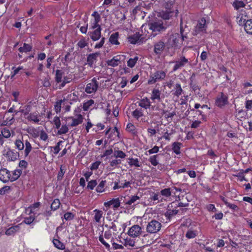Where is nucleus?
<instances>
[{
	"label": "nucleus",
	"mask_w": 252,
	"mask_h": 252,
	"mask_svg": "<svg viewBox=\"0 0 252 252\" xmlns=\"http://www.w3.org/2000/svg\"><path fill=\"white\" fill-rule=\"evenodd\" d=\"M67 120L71 121V123L68 125L71 127L76 126L81 124L83 120V117L81 114V109L78 108L75 109L74 111V116L68 117Z\"/></svg>",
	"instance_id": "1"
},
{
	"label": "nucleus",
	"mask_w": 252,
	"mask_h": 252,
	"mask_svg": "<svg viewBox=\"0 0 252 252\" xmlns=\"http://www.w3.org/2000/svg\"><path fill=\"white\" fill-rule=\"evenodd\" d=\"M166 75V72L163 70H158L152 74L148 80L149 84H153L157 82L163 80Z\"/></svg>",
	"instance_id": "2"
},
{
	"label": "nucleus",
	"mask_w": 252,
	"mask_h": 252,
	"mask_svg": "<svg viewBox=\"0 0 252 252\" xmlns=\"http://www.w3.org/2000/svg\"><path fill=\"white\" fill-rule=\"evenodd\" d=\"M161 224L156 220H151L146 226V231L150 234L158 232L161 229Z\"/></svg>",
	"instance_id": "3"
},
{
	"label": "nucleus",
	"mask_w": 252,
	"mask_h": 252,
	"mask_svg": "<svg viewBox=\"0 0 252 252\" xmlns=\"http://www.w3.org/2000/svg\"><path fill=\"white\" fill-rule=\"evenodd\" d=\"M206 20L202 18L198 21L196 26L194 27L192 32L193 34L196 35L206 32Z\"/></svg>",
	"instance_id": "4"
},
{
	"label": "nucleus",
	"mask_w": 252,
	"mask_h": 252,
	"mask_svg": "<svg viewBox=\"0 0 252 252\" xmlns=\"http://www.w3.org/2000/svg\"><path fill=\"white\" fill-rule=\"evenodd\" d=\"M173 63H175L173 67V71H176V70L181 69L186 64L189 63V60L184 56H180L179 58L174 61Z\"/></svg>",
	"instance_id": "5"
},
{
	"label": "nucleus",
	"mask_w": 252,
	"mask_h": 252,
	"mask_svg": "<svg viewBox=\"0 0 252 252\" xmlns=\"http://www.w3.org/2000/svg\"><path fill=\"white\" fill-rule=\"evenodd\" d=\"M228 103V96L223 93H220L217 96L215 104L220 108H222Z\"/></svg>",
	"instance_id": "6"
},
{
	"label": "nucleus",
	"mask_w": 252,
	"mask_h": 252,
	"mask_svg": "<svg viewBox=\"0 0 252 252\" xmlns=\"http://www.w3.org/2000/svg\"><path fill=\"white\" fill-rule=\"evenodd\" d=\"M3 155L9 160L15 161L18 158V153L14 150L5 147L3 151Z\"/></svg>",
	"instance_id": "7"
},
{
	"label": "nucleus",
	"mask_w": 252,
	"mask_h": 252,
	"mask_svg": "<svg viewBox=\"0 0 252 252\" xmlns=\"http://www.w3.org/2000/svg\"><path fill=\"white\" fill-rule=\"evenodd\" d=\"M168 4L169 3L165 5L166 10L160 13L161 17L164 20H169L174 12L173 9V3H170V7H168Z\"/></svg>",
	"instance_id": "8"
},
{
	"label": "nucleus",
	"mask_w": 252,
	"mask_h": 252,
	"mask_svg": "<svg viewBox=\"0 0 252 252\" xmlns=\"http://www.w3.org/2000/svg\"><path fill=\"white\" fill-rule=\"evenodd\" d=\"M92 16L94 17V19L91 21L90 29L94 30L95 29L101 28L100 26L98 24L100 21V16L98 13L96 11H94L92 13Z\"/></svg>",
	"instance_id": "9"
},
{
	"label": "nucleus",
	"mask_w": 252,
	"mask_h": 252,
	"mask_svg": "<svg viewBox=\"0 0 252 252\" xmlns=\"http://www.w3.org/2000/svg\"><path fill=\"white\" fill-rule=\"evenodd\" d=\"M98 87V83L95 78H93L90 83L87 84L85 88V92L87 94L94 93Z\"/></svg>",
	"instance_id": "10"
},
{
	"label": "nucleus",
	"mask_w": 252,
	"mask_h": 252,
	"mask_svg": "<svg viewBox=\"0 0 252 252\" xmlns=\"http://www.w3.org/2000/svg\"><path fill=\"white\" fill-rule=\"evenodd\" d=\"M142 233L141 227L137 224L132 226L129 228L127 234L128 235L133 238L138 237Z\"/></svg>",
	"instance_id": "11"
},
{
	"label": "nucleus",
	"mask_w": 252,
	"mask_h": 252,
	"mask_svg": "<svg viewBox=\"0 0 252 252\" xmlns=\"http://www.w3.org/2000/svg\"><path fill=\"white\" fill-rule=\"evenodd\" d=\"M104 237L106 239H110L112 237V233L110 230L105 231L104 236L102 235H100L98 237L99 241L105 247V248L109 250L110 248V245L105 241Z\"/></svg>",
	"instance_id": "12"
},
{
	"label": "nucleus",
	"mask_w": 252,
	"mask_h": 252,
	"mask_svg": "<svg viewBox=\"0 0 252 252\" xmlns=\"http://www.w3.org/2000/svg\"><path fill=\"white\" fill-rule=\"evenodd\" d=\"M0 181L3 183L11 182L10 172L6 168L0 169Z\"/></svg>",
	"instance_id": "13"
},
{
	"label": "nucleus",
	"mask_w": 252,
	"mask_h": 252,
	"mask_svg": "<svg viewBox=\"0 0 252 252\" xmlns=\"http://www.w3.org/2000/svg\"><path fill=\"white\" fill-rule=\"evenodd\" d=\"M198 234L196 226L190 224L188 228V230L186 233V237L188 239H192L195 238Z\"/></svg>",
	"instance_id": "14"
},
{
	"label": "nucleus",
	"mask_w": 252,
	"mask_h": 252,
	"mask_svg": "<svg viewBox=\"0 0 252 252\" xmlns=\"http://www.w3.org/2000/svg\"><path fill=\"white\" fill-rule=\"evenodd\" d=\"M150 29L154 32H159L165 29L162 21L158 20L150 24Z\"/></svg>",
	"instance_id": "15"
},
{
	"label": "nucleus",
	"mask_w": 252,
	"mask_h": 252,
	"mask_svg": "<svg viewBox=\"0 0 252 252\" xmlns=\"http://www.w3.org/2000/svg\"><path fill=\"white\" fill-rule=\"evenodd\" d=\"M93 212L94 219L96 222L100 223L102 220H104V215L102 211L98 209H95L93 211Z\"/></svg>",
	"instance_id": "16"
},
{
	"label": "nucleus",
	"mask_w": 252,
	"mask_h": 252,
	"mask_svg": "<svg viewBox=\"0 0 252 252\" xmlns=\"http://www.w3.org/2000/svg\"><path fill=\"white\" fill-rule=\"evenodd\" d=\"M94 31L92 32H88V35L90 36L91 38L93 41H97L101 37V28H98V29H95L93 30Z\"/></svg>",
	"instance_id": "17"
},
{
	"label": "nucleus",
	"mask_w": 252,
	"mask_h": 252,
	"mask_svg": "<svg viewBox=\"0 0 252 252\" xmlns=\"http://www.w3.org/2000/svg\"><path fill=\"white\" fill-rule=\"evenodd\" d=\"M120 200L119 198H113L112 200L104 203V206L106 208H109L113 206L114 209H117L120 206Z\"/></svg>",
	"instance_id": "18"
},
{
	"label": "nucleus",
	"mask_w": 252,
	"mask_h": 252,
	"mask_svg": "<svg viewBox=\"0 0 252 252\" xmlns=\"http://www.w3.org/2000/svg\"><path fill=\"white\" fill-rule=\"evenodd\" d=\"M165 43L163 41L160 40L154 45V52L156 54H161L165 48Z\"/></svg>",
	"instance_id": "19"
},
{
	"label": "nucleus",
	"mask_w": 252,
	"mask_h": 252,
	"mask_svg": "<svg viewBox=\"0 0 252 252\" xmlns=\"http://www.w3.org/2000/svg\"><path fill=\"white\" fill-rule=\"evenodd\" d=\"M141 36V34L139 32H136L134 34L129 36L127 39L130 43L135 44L141 41L142 38H140Z\"/></svg>",
	"instance_id": "20"
},
{
	"label": "nucleus",
	"mask_w": 252,
	"mask_h": 252,
	"mask_svg": "<svg viewBox=\"0 0 252 252\" xmlns=\"http://www.w3.org/2000/svg\"><path fill=\"white\" fill-rule=\"evenodd\" d=\"M248 17L245 11H241L237 17L238 23L240 25L243 24H245V22L248 20Z\"/></svg>",
	"instance_id": "21"
},
{
	"label": "nucleus",
	"mask_w": 252,
	"mask_h": 252,
	"mask_svg": "<svg viewBox=\"0 0 252 252\" xmlns=\"http://www.w3.org/2000/svg\"><path fill=\"white\" fill-rule=\"evenodd\" d=\"M99 53H95L90 54L87 57L88 64L90 66H93L94 63L96 62L97 58L99 56Z\"/></svg>",
	"instance_id": "22"
},
{
	"label": "nucleus",
	"mask_w": 252,
	"mask_h": 252,
	"mask_svg": "<svg viewBox=\"0 0 252 252\" xmlns=\"http://www.w3.org/2000/svg\"><path fill=\"white\" fill-rule=\"evenodd\" d=\"M121 242L125 247H128L129 249L134 247L135 246V240L131 238L126 237Z\"/></svg>",
	"instance_id": "23"
},
{
	"label": "nucleus",
	"mask_w": 252,
	"mask_h": 252,
	"mask_svg": "<svg viewBox=\"0 0 252 252\" xmlns=\"http://www.w3.org/2000/svg\"><path fill=\"white\" fill-rule=\"evenodd\" d=\"M121 55H118L116 56H115L110 60H109L108 61V65L109 66H111L113 67L116 66L118 65L120 63H121Z\"/></svg>",
	"instance_id": "24"
},
{
	"label": "nucleus",
	"mask_w": 252,
	"mask_h": 252,
	"mask_svg": "<svg viewBox=\"0 0 252 252\" xmlns=\"http://www.w3.org/2000/svg\"><path fill=\"white\" fill-rule=\"evenodd\" d=\"M138 103L139 106L146 109L151 106V102L147 97L141 99Z\"/></svg>",
	"instance_id": "25"
},
{
	"label": "nucleus",
	"mask_w": 252,
	"mask_h": 252,
	"mask_svg": "<svg viewBox=\"0 0 252 252\" xmlns=\"http://www.w3.org/2000/svg\"><path fill=\"white\" fill-rule=\"evenodd\" d=\"M20 230V224L12 226L8 228L5 233L7 236H11L14 235L17 232Z\"/></svg>",
	"instance_id": "26"
},
{
	"label": "nucleus",
	"mask_w": 252,
	"mask_h": 252,
	"mask_svg": "<svg viewBox=\"0 0 252 252\" xmlns=\"http://www.w3.org/2000/svg\"><path fill=\"white\" fill-rule=\"evenodd\" d=\"M220 199L224 202L225 205L232 211H238L239 210V207L236 205L229 203L225 197L220 196Z\"/></svg>",
	"instance_id": "27"
},
{
	"label": "nucleus",
	"mask_w": 252,
	"mask_h": 252,
	"mask_svg": "<svg viewBox=\"0 0 252 252\" xmlns=\"http://www.w3.org/2000/svg\"><path fill=\"white\" fill-rule=\"evenodd\" d=\"M29 120L33 122L34 123L38 124L41 120L40 116L38 113H31L28 117Z\"/></svg>",
	"instance_id": "28"
},
{
	"label": "nucleus",
	"mask_w": 252,
	"mask_h": 252,
	"mask_svg": "<svg viewBox=\"0 0 252 252\" xmlns=\"http://www.w3.org/2000/svg\"><path fill=\"white\" fill-rule=\"evenodd\" d=\"M66 99L63 100H59L57 101L54 106L55 111L57 113H58L61 112V108L64 107V105L65 103Z\"/></svg>",
	"instance_id": "29"
},
{
	"label": "nucleus",
	"mask_w": 252,
	"mask_h": 252,
	"mask_svg": "<svg viewBox=\"0 0 252 252\" xmlns=\"http://www.w3.org/2000/svg\"><path fill=\"white\" fill-rule=\"evenodd\" d=\"M244 29L247 33L252 35V19L248 20L245 22Z\"/></svg>",
	"instance_id": "30"
},
{
	"label": "nucleus",
	"mask_w": 252,
	"mask_h": 252,
	"mask_svg": "<svg viewBox=\"0 0 252 252\" xmlns=\"http://www.w3.org/2000/svg\"><path fill=\"white\" fill-rule=\"evenodd\" d=\"M151 99L152 100L160 99V92L158 89H154L152 91Z\"/></svg>",
	"instance_id": "31"
},
{
	"label": "nucleus",
	"mask_w": 252,
	"mask_h": 252,
	"mask_svg": "<svg viewBox=\"0 0 252 252\" xmlns=\"http://www.w3.org/2000/svg\"><path fill=\"white\" fill-rule=\"evenodd\" d=\"M14 121V116L6 118L5 120H3L0 122V126H8L11 125Z\"/></svg>",
	"instance_id": "32"
},
{
	"label": "nucleus",
	"mask_w": 252,
	"mask_h": 252,
	"mask_svg": "<svg viewBox=\"0 0 252 252\" xmlns=\"http://www.w3.org/2000/svg\"><path fill=\"white\" fill-rule=\"evenodd\" d=\"M173 94L174 96L179 97L180 95H181L183 93V90L181 88V86L179 84H176L175 85L174 90H173Z\"/></svg>",
	"instance_id": "33"
},
{
	"label": "nucleus",
	"mask_w": 252,
	"mask_h": 252,
	"mask_svg": "<svg viewBox=\"0 0 252 252\" xmlns=\"http://www.w3.org/2000/svg\"><path fill=\"white\" fill-rule=\"evenodd\" d=\"M119 34L118 32H115L112 34L109 38V42L114 45H119V42L118 41Z\"/></svg>",
	"instance_id": "34"
},
{
	"label": "nucleus",
	"mask_w": 252,
	"mask_h": 252,
	"mask_svg": "<svg viewBox=\"0 0 252 252\" xmlns=\"http://www.w3.org/2000/svg\"><path fill=\"white\" fill-rule=\"evenodd\" d=\"M232 5L236 10L245 7L246 4L242 0H236L232 3Z\"/></svg>",
	"instance_id": "35"
},
{
	"label": "nucleus",
	"mask_w": 252,
	"mask_h": 252,
	"mask_svg": "<svg viewBox=\"0 0 252 252\" xmlns=\"http://www.w3.org/2000/svg\"><path fill=\"white\" fill-rule=\"evenodd\" d=\"M66 100L72 103L73 102H76L78 100V96L75 92H73L67 95Z\"/></svg>",
	"instance_id": "36"
},
{
	"label": "nucleus",
	"mask_w": 252,
	"mask_h": 252,
	"mask_svg": "<svg viewBox=\"0 0 252 252\" xmlns=\"http://www.w3.org/2000/svg\"><path fill=\"white\" fill-rule=\"evenodd\" d=\"M32 46L27 43H24L22 47H20L18 50L20 53H27L31 51Z\"/></svg>",
	"instance_id": "37"
},
{
	"label": "nucleus",
	"mask_w": 252,
	"mask_h": 252,
	"mask_svg": "<svg viewBox=\"0 0 252 252\" xmlns=\"http://www.w3.org/2000/svg\"><path fill=\"white\" fill-rule=\"evenodd\" d=\"M106 181L105 180L101 181L96 188V191L97 192H103L105 191V186L106 185Z\"/></svg>",
	"instance_id": "38"
},
{
	"label": "nucleus",
	"mask_w": 252,
	"mask_h": 252,
	"mask_svg": "<svg viewBox=\"0 0 252 252\" xmlns=\"http://www.w3.org/2000/svg\"><path fill=\"white\" fill-rule=\"evenodd\" d=\"M22 173L21 170L17 169L14 170L12 174L10 173V177H11V182L14 181L16 180L21 175Z\"/></svg>",
	"instance_id": "39"
},
{
	"label": "nucleus",
	"mask_w": 252,
	"mask_h": 252,
	"mask_svg": "<svg viewBox=\"0 0 252 252\" xmlns=\"http://www.w3.org/2000/svg\"><path fill=\"white\" fill-rule=\"evenodd\" d=\"M63 74V72L60 70L57 69L56 71L55 81L56 84H59L62 82Z\"/></svg>",
	"instance_id": "40"
},
{
	"label": "nucleus",
	"mask_w": 252,
	"mask_h": 252,
	"mask_svg": "<svg viewBox=\"0 0 252 252\" xmlns=\"http://www.w3.org/2000/svg\"><path fill=\"white\" fill-rule=\"evenodd\" d=\"M178 212V210H176L168 209L165 213V216L168 220H170V219L176 215Z\"/></svg>",
	"instance_id": "41"
},
{
	"label": "nucleus",
	"mask_w": 252,
	"mask_h": 252,
	"mask_svg": "<svg viewBox=\"0 0 252 252\" xmlns=\"http://www.w3.org/2000/svg\"><path fill=\"white\" fill-rule=\"evenodd\" d=\"M161 114L163 115L164 114L165 118L168 120L169 119H170L171 120L172 119V118L176 115V113L174 111L172 112H167L166 111H164L163 109L161 110Z\"/></svg>",
	"instance_id": "42"
},
{
	"label": "nucleus",
	"mask_w": 252,
	"mask_h": 252,
	"mask_svg": "<svg viewBox=\"0 0 252 252\" xmlns=\"http://www.w3.org/2000/svg\"><path fill=\"white\" fill-rule=\"evenodd\" d=\"M53 243L55 247L60 250H64L65 249L64 245L60 241L57 239H54Z\"/></svg>",
	"instance_id": "43"
},
{
	"label": "nucleus",
	"mask_w": 252,
	"mask_h": 252,
	"mask_svg": "<svg viewBox=\"0 0 252 252\" xmlns=\"http://www.w3.org/2000/svg\"><path fill=\"white\" fill-rule=\"evenodd\" d=\"M24 147H25V149L24 150V155L25 156L27 157L29 155V153L31 152L32 147L31 146V144L30 143L26 140L25 142V145Z\"/></svg>",
	"instance_id": "44"
},
{
	"label": "nucleus",
	"mask_w": 252,
	"mask_h": 252,
	"mask_svg": "<svg viewBox=\"0 0 252 252\" xmlns=\"http://www.w3.org/2000/svg\"><path fill=\"white\" fill-rule=\"evenodd\" d=\"M182 144L179 142H174L172 145V150L177 155L181 153L180 149Z\"/></svg>",
	"instance_id": "45"
},
{
	"label": "nucleus",
	"mask_w": 252,
	"mask_h": 252,
	"mask_svg": "<svg viewBox=\"0 0 252 252\" xmlns=\"http://www.w3.org/2000/svg\"><path fill=\"white\" fill-rule=\"evenodd\" d=\"M128 164L132 166H134L136 167H140L141 164L138 158H129V161L128 162Z\"/></svg>",
	"instance_id": "46"
},
{
	"label": "nucleus",
	"mask_w": 252,
	"mask_h": 252,
	"mask_svg": "<svg viewBox=\"0 0 252 252\" xmlns=\"http://www.w3.org/2000/svg\"><path fill=\"white\" fill-rule=\"evenodd\" d=\"M180 39V36L179 34H175L172 35V37L170 38V40H172V45L174 46H178Z\"/></svg>",
	"instance_id": "47"
},
{
	"label": "nucleus",
	"mask_w": 252,
	"mask_h": 252,
	"mask_svg": "<svg viewBox=\"0 0 252 252\" xmlns=\"http://www.w3.org/2000/svg\"><path fill=\"white\" fill-rule=\"evenodd\" d=\"M114 157L115 158H125L126 157V154L122 151L116 150L115 149L114 151Z\"/></svg>",
	"instance_id": "48"
},
{
	"label": "nucleus",
	"mask_w": 252,
	"mask_h": 252,
	"mask_svg": "<svg viewBox=\"0 0 252 252\" xmlns=\"http://www.w3.org/2000/svg\"><path fill=\"white\" fill-rule=\"evenodd\" d=\"M132 115L134 118L138 120L139 118L143 116V111L140 109H136L133 111Z\"/></svg>",
	"instance_id": "49"
},
{
	"label": "nucleus",
	"mask_w": 252,
	"mask_h": 252,
	"mask_svg": "<svg viewBox=\"0 0 252 252\" xmlns=\"http://www.w3.org/2000/svg\"><path fill=\"white\" fill-rule=\"evenodd\" d=\"M57 133L59 135H62L66 134L68 131V126L66 125H63L62 126H60L59 129H58Z\"/></svg>",
	"instance_id": "50"
},
{
	"label": "nucleus",
	"mask_w": 252,
	"mask_h": 252,
	"mask_svg": "<svg viewBox=\"0 0 252 252\" xmlns=\"http://www.w3.org/2000/svg\"><path fill=\"white\" fill-rule=\"evenodd\" d=\"M94 102L93 99H90L84 102L83 105V109L84 111H87L94 104Z\"/></svg>",
	"instance_id": "51"
},
{
	"label": "nucleus",
	"mask_w": 252,
	"mask_h": 252,
	"mask_svg": "<svg viewBox=\"0 0 252 252\" xmlns=\"http://www.w3.org/2000/svg\"><path fill=\"white\" fill-rule=\"evenodd\" d=\"M138 60V57L137 56H135L133 58L129 59L127 62V66L131 68L134 67Z\"/></svg>",
	"instance_id": "52"
},
{
	"label": "nucleus",
	"mask_w": 252,
	"mask_h": 252,
	"mask_svg": "<svg viewBox=\"0 0 252 252\" xmlns=\"http://www.w3.org/2000/svg\"><path fill=\"white\" fill-rule=\"evenodd\" d=\"M161 195L165 197H169L171 195V191L170 188H166L160 191Z\"/></svg>",
	"instance_id": "53"
},
{
	"label": "nucleus",
	"mask_w": 252,
	"mask_h": 252,
	"mask_svg": "<svg viewBox=\"0 0 252 252\" xmlns=\"http://www.w3.org/2000/svg\"><path fill=\"white\" fill-rule=\"evenodd\" d=\"M1 134L3 138H8L11 136L10 130L6 128H3L1 129Z\"/></svg>",
	"instance_id": "54"
},
{
	"label": "nucleus",
	"mask_w": 252,
	"mask_h": 252,
	"mask_svg": "<svg viewBox=\"0 0 252 252\" xmlns=\"http://www.w3.org/2000/svg\"><path fill=\"white\" fill-rule=\"evenodd\" d=\"M60 204L59 199H55L51 205V208L52 210L55 211L59 208Z\"/></svg>",
	"instance_id": "55"
},
{
	"label": "nucleus",
	"mask_w": 252,
	"mask_h": 252,
	"mask_svg": "<svg viewBox=\"0 0 252 252\" xmlns=\"http://www.w3.org/2000/svg\"><path fill=\"white\" fill-rule=\"evenodd\" d=\"M13 71L11 73V78L13 77L15 75L18 74L21 70L24 69L23 66H19L17 67L15 66L12 68Z\"/></svg>",
	"instance_id": "56"
},
{
	"label": "nucleus",
	"mask_w": 252,
	"mask_h": 252,
	"mask_svg": "<svg viewBox=\"0 0 252 252\" xmlns=\"http://www.w3.org/2000/svg\"><path fill=\"white\" fill-rule=\"evenodd\" d=\"M52 123L55 126V127L57 129H59L61 125V123L60 119L58 116H55Z\"/></svg>",
	"instance_id": "57"
},
{
	"label": "nucleus",
	"mask_w": 252,
	"mask_h": 252,
	"mask_svg": "<svg viewBox=\"0 0 252 252\" xmlns=\"http://www.w3.org/2000/svg\"><path fill=\"white\" fill-rule=\"evenodd\" d=\"M97 182L96 180H93L89 181L88 183L87 188L90 190H93L96 187Z\"/></svg>",
	"instance_id": "58"
},
{
	"label": "nucleus",
	"mask_w": 252,
	"mask_h": 252,
	"mask_svg": "<svg viewBox=\"0 0 252 252\" xmlns=\"http://www.w3.org/2000/svg\"><path fill=\"white\" fill-rule=\"evenodd\" d=\"M150 199L153 201H162L163 198L158 193L152 192L150 196Z\"/></svg>",
	"instance_id": "59"
},
{
	"label": "nucleus",
	"mask_w": 252,
	"mask_h": 252,
	"mask_svg": "<svg viewBox=\"0 0 252 252\" xmlns=\"http://www.w3.org/2000/svg\"><path fill=\"white\" fill-rule=\"evenodd\" d=\"M140 198L139 196L137 195H133L130 197V198L129 200L127 201L126 202V204H127L129 205H131L132 203L136 202L137 200H139Z\"/></svg>",
	"instance_id": "60"
},
{
	"label": "nucleus",
	"mask_w": 252,
	"mask_h": 252,
	"mask_svg": "<svg viewBox=\"0 0 252 252\" xmlns=\"http://www.w3.org/2000/svg\"><path fill=\"white\" fill-rule=\"evenodd\" d=\"M42 85L44 87L48 88L51 86L50 78L49 76L45 77L42 81Z\"/></svg>",
	"instance_id": "61"
},
{
	"label": "nucleus",
	"mask_w": 252,
	"mask_h": 252,
	"mask_svg": "<svg viewBox=\"0 0 252 252\" xmlns=\"http://www.w3.org/2000/svg\"><path fill=\"white\" fill-rule=\"evenodd\" d=\"M39 136H40V139L41 140L44 141L45 142H46L48 141V135L47 133L44 130H42L40 131Z\"/></svg>",
	"instance_id": "62"
},
{
	"label": "nucleus",
	"mask_w": 252,
	"mask_h": 252,
	"mask_svg": "<svg viewBox=\"0 0 252 252\" xmlns=\"http://www.w3.org/2000/svg\"><path fill=\"white\" fill-rule=\"evenodd\" d=\"M88 41L84 38H81L78 42L77 45L81 48H84L88 45Z\"/></svg>",
	"instance_id": "63"
},
{
	"label": "nucleus",
	"mask_w": 252,
	"mask_h": 252,
	"mask_svg": "<svg viewBox=\"0 0 252 252\" xmlns=\"http://www.w3.org/2000/svg\"><path fill=\"white\" fill-rule=\"evenodd\" d=\"M15 145L16 148L19 150H22L24 148L25 144L20 140H16L15 142Z\"/></svg>",
	"instance_id": "64"
}]
</instances>
